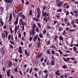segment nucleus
<instances>
[{
  "mask_svg": "<svg viewBox=\"0 0 78 78\" xmlns=\"http://www.w3.org/2000/svg\"><path fill=\"white\" fill-rule=\"evenodd\" d=\"M73 12L74 14H78V10H74Z\"/></svg>",
  "mask_w": 78,
  "mask_h": 78,
  "instance_id": "obj_22",
  "label": "nucleus"
},
{
  "mask_svg": "<svg viewBox=\"0 0 78 78\" xmlns=\"http://www.w3.org/2000/svg\"><path fill=\"white\" fill-rule=\"evenodd\" d=\"M47 28L49 29H51V26H47Z\"/></svg>",
  "mask_w": 78,
  "mask_h": 78,
  "instance_id": "obj_45",
  "label": "nucleus"
},
{
  "mask_svg": "<svg viewBox=\"0 0 78 78\" xmlns=\"http://www.w3.org/2000/svg\"><path fill=\"white\" fill-rule=\"evenodd\" d=\"M46 8V7L44 5L43 10L44 11V10H45Z\"/></svg>",
  "mask_w": 78,
  "mask_h": 78,
  "instance_id": "obj_55",
  "label": "nucleus"
},
{
  "mask_svg": "<svg viewBox=\"0 0 78 78\" xmlns=\"http://www.w3.org/2000/svg\"><path fill=\"white\" fill-rule=\"evenodd\" d=\"M60 73V71L59 70H57V71L55 72V74L57 75L58 76H59L60 75V74L58 73Z\"/></svg>",
  "mask_w": 78,
  "mask_h": 78,
  "instance_id": "obj_6",
  "label": "nucleus"
},
{
  "mask_svg": "<svg viewBox=\"0 0 78 78\" xmlns=\"http://www.w3.org/2000/svg\"><path fill=\"white\" fill-rule=\"evenodd\" d=\"M57 15H56V17L57 18H60V13H57Z\"/></svg>",
  "mask_w": 78,
  "mask_h": 78,
  "instance_id": "obj_25",
  "label": "nucleus"
},
{
  "mask_svg": "<svg viewBox=\"0 0 78 78\" xmlns=\"http://www.w3.org/2000/svg\"><path fill=\"white\" fill-rule=\"evenodd\" d=\"M39 36L40 38H42L43 37V34H40Z\"/></svg>",
  "mask_w": 78,
  "mask_h": 78,
  "instance_id": "obj_27",
  "label": "nucleus"
},
{
  "mask_svg": "<svg viewBox=\"0 0 78 78\" xmlns=\"http://www.w3.org/2000/svg\"><path fill=\"white\" fill-rule=\"evenodd\" d=\"M29 41H31L32 40V38L31 37H30V38L29 39Z\"/></svg>",
  "mask_w": 78,
  "mask_h": 78,
  "instance_id": "obj_46",
  "label": "nucleus"
},
{
  "mask_svg": "<svg viewBox=\"0 0 78 78\" xmlns=\"http://www.w3.org/2000/svg\"><path fill=\"white\" fill-rule=\"evenodd\" d=\"M63 12L65 13V12H66V9L65 8L64 9H63Z\"/></svg>",
  "mask_w": 78,
  "mask_h": 78,
  "instance_id": "obj_54",
  "label": "nucleus"
},
{
  "mask_svg": "<svg viewBox=\"0 0 78 78\" xmlns=\"http://www.w3.org/2000/svg\"><path fill=\"white\" fill-rule=\"evenodd\" d=\"M42 65H44V66H43V67H44L45 66H46V65L44 64V63H43L42 64Z\"/></svg>",
  "mask_w": 78,
  "mask_h": 78,
  "instance_id": "obj_62",
  "label": "nucleus"
},
{
  "mask_svg": "<svg viewBox=\"0 0 78 78\" xmlns=\"http://www.w3.org/2000/svg\"><path fill=\"white\" fill-rule=\"evenodd\" d=\"M43 55V54L41 52L40 54H39V55L40 56H41Z\"/></svg>",
  "mask_w": 78,
  "mask_h": 78,
  "instance_id": "obj_60",
  "label": "nucleus"
},
{
  "mask_svg": "<svg viewBox=\"0 0 78 78\" xmlns=\"http://www.w3.org/2000/svg\"><path fill=\"white\" fill-rule=\"evenodd\" d=\"M63 30V29L62 28V27H59L58 29V31L59 32L61 31H62Z\"/></svg>",
  "mask_w": 78,
  "mask_h": 78,
  "instance_id": "obj_17",
  "label": "nucleus"
},
{
  "mask_svg": "<svg viewBox=\"0 0 78 78\" xmlns=\"http://www.w3.org/2000/svg\"><path fill=\"white\" fill-rule=\"evenodd\" d=\"M37 25H38V27H39V28H41V25H40V23H37Z\"/></svg>",
  "mask_w": 78,
  "mask_h": 78,
  "instance_id": "obj_35",
  "label": "nucleus"
},
{
  "mask_svg": "<svg viewBox=\"0 0 78 78\" xmlns=\"http://www.w3.org/2000/svg\"><path fill=\"white\" fill-rule=\"evenodd\" d=\"M35 29H33L32 30V34L34 35L35 34Z\"/></svg>",
  "mask_w": 78,
  "mask_h": 78,
  "instance_id": "obj_19",
  "label": "nucleus"
},
{
  "mask_svg": "<svg viewBox=\"0 0 78 78\" xmlns=\"http://www.w3.org/2000/svg\"><path fill=\"white\" fill-rule=\"evenodd\" d=\"M37 18L39 19L40 16V9L39 7H37Z\"/></svg>",
  "mask_w": 78,
  "mask_h": 78,
  "instance_id": "obj_2",
  "label": "nucleus"
},
{
  "mask_svg": "<svg viewBox=\"0 0 78 78\" xmlns=\"http://www.w3.org/2000/svg\"><path fill=\"white\" fill-rule=\"evenodd\" d=\"M43 34H46L47 32L46 30H43Z\"/></svg>",
  "mask_w": 78,
  "mask_h": 78,
  "instance_id": "obj_36",
  "label": "nucleus"
},
{
  "mask_svg": "<svg viewBox=\"0 0 78 78\" xmlns=\"http://www.w3.org/2000/svg\"><path fill=\"white\" fill-rule=\"evenodd\" d=\"M47 64V66H48V65H49V62L48 61H47V64Z\"/></svg>",
  "mask_w": 78,
  "mask_h": 78,
  "instance_id": "obj_61",
  "label": "nucleus"
},
{
  "mask_svg": "<svg viewBox=\"0 0 78 78\" xmlns=\"http://www.w3.org/2000/svg\"><path fill=\"white\" fill-rule=\"evenodd\" d=\"M73 48V50L74 51H77L78 50V49H76V47H74Z\"/></svg>",
  "mask_w": 78,
  "mask_h": 78,
  "instance_id": "obj_24",
  "label": "nucleus"
},
{
  "mask_svg": "<svg viewBox=\"0 0 78 78\" xmlns=\"http://www.w3.org/2000/svg\"><path fill=\"white\" fill-rule=\"evenodd\" d=\"M33 70V69H32V68H31L30 69V70L29 71V73H31V72H32Z\"/></svg>",
  "mask_w": 78,
  "mask_h": 78,
  "instance_id": "obj_51",
  "label": "nucleus"
},
{
  "mask_svg": "<svg viewBox=\"0 0 78 78\" xmlns=\"http://www.w3.org/2000/svg\"><path fill=\"white\" fill-rule=\"evenodd\" d=\"M14 71L15 72H18V70H17V68H15L14 70Z\"/></svg>",
  "mask_w": 78,
  "mask_h": 78,
  "instance_id": "obj_33",
  "label": "nucleus"
},
{
  "mask_svg": "<svg viewBox=\"0 0 78 78\" xmlns=\"http://www.w3.org/2000/svg\"><path fill=\"white\" fill-rule=\"evenodd\" d=\"M58 37V36H57V35H55V38L54 39V40H56Z\"/></svg>",
  "mask_w": 78,
  "mask_h": 78,
  "instance_id": "obj_56",
  "label": "nucleus"
},
{
  "mask_svg": "<svg viewBox=\"0 0 78 78\" xmlns=\"http://www.w3.org/2000/svg\"><path fill=\"white\" fill-rule=\"evenodd\" d=\"M40 41H39L38 42V45H38V46H37L38 48L40 46V43H41Z\"/></svg>",
  "mask_w": 78,
  "mask_h": 78,
  "instance_id": "obj_34",
  "label": "nucleus"
},
{
  "mask_svg": "<svg viewBox=\"0 0 78 78\" xmlns=\"http://www.w3.org/2000/svg\"><path fill=\"white\" fill-rule=\"evenodd\" d=\"M51 48H56L54 45H52V46H51Z\"/></svg>",
  "mask_w": 78,
  "mask_h": 78,
  "instance_id": "obj_50",
  "label": "nucleus"
},
{
  "mask_svg": "<svg viewBox=\"0 0 78 78\" xmlns=\"http://www.w3.org/2000/svg\"><path fill=\"white\" fill-rule=\"evenodd\" d=\"M59 39L60 40L63 41L64 40V38L62 35H60Z\"/></svg>",
  "mask_w": 78,
  "mask_h": 78,
  "instance_id": "obj_8",
  "label": "nucleus"
},
{
  "mask_svg": "<svg viewBox=\"0 0 78 78\" xmlns=\"http://www.w3.org/2000/svg\"><path fill=\"white\" fill-rule=\"evenodd\" d=\"M75 29H70L69 30V32H75Z\"/></svg>",
  "mask_w": 78,
  "mask_h": 78,
  "instance_id": "obj_21",
  "label": "nucleus"
},
{
  "mask_svg": "<svg viewBox=\"0 0 78 78\" xmlns=\"http://www.w3.org/2000/svg\"><path fill=\"white\" fill-rule=\"evenodd\" d=\"M39 60L36 59L35 60V62L36 64H37L39 63Z\"/></svg>",
  "mask_w": 78,
  "mask_h": 78,
  "instance_id": "obj_12",
  "label": "nucleus"
},
{
  "mask_svg": "<svg viewBox=\"0 0 78 78\" xmlns=\"http://www.w3.org/2000/svg\"><path fill=\"white\" fill-rule=\"evenodd\" d=\"M42 16H43L44 17V16H46L47 14V13L46 12H45L44 13V12H43V11L42 10Z\"/></svg>",
  "mask_w": 78,
  "mask_h": 78,
  "instance_id": "obj_15",
  "label": "nucleus"
},
{
  "mask_svg": "<svg viewBox=\"0 0 78 78\" xmlns=\"http://www.w3.org/2000/svg\"><path fill=\"white\" fill-rule=\"evenodd\" d=\"M10 42L11 44L13 45L14 44H15V43H14V42L12 41H10Z\"/></svg>",
  "mask_w": 78,
  "mask_h": 78,
  "instance_id": "obj_44",
  "label": "nucleus"
},
{
  "mask_svg": "<svg viewBox=\"0 0 78 78\" xmlns=\"http://www.w3.org/2000/svg\"><path fill=\"white\" fill-rule=\"evenodd\" d=\"M68 21V19L67 18H65L64 20V22H67Z\"/></svg>",
  "mask_w": 78,
  "mask_h": 78,
  "instance_id": "obj_41",
  "label": "nucleus"
},
{
  "mask_svg": "<svg viewBox=\"0 0 78 78\" xmlns=\"http://www.w3.org/2000/svg\"><path fill=\"white\" fill-rule=\"evenodd\" d=\"M33 19L34 21H36V22H39V19H37V18H36V17L33 18Z\"/></svg>",
  "mask_w": 78,
  "mask_h": 78,
  "instance_id": "obj_11",
  "label": "nucleus"
},
{
  "mask_svg": "<svg viewBox=\"0 0 78 78\" xmlns=\"http://www.w3.org/2000/svg\"><path fill=\"white\" fill-rule=\"evenodd\" d=\"M48 74H46L45 75V76L44 78H48Z\"/></svg>",
  "mask_w": 78,
  "mask_h": 78,
  "instance_id": "obj_40",
  "label": "nucleus"
},
{
  "mask_svg": "<svg viewBox=\"0 0 78 78\" xmlns=\"http://www.w3.org/2000/svg\"><path fill=\"white\" fill-rule=\"evenodd\" d=\"M62 59L64 60V61L66 62H68L70 58H67L66 59L65 58H63Z\"/></svg>",
  "mask_w": 78,
  "mask_h": 78,
  "instance_id": "obj_5",
  "label": "nucleus"
},
{
  "mask_svg": "<svg viewBox=\"0 0 78 78\" xmlns=\"http://www.w3.org/2000/svg\"><path fill=\"white\" fill-rule=\"evenodd\" d=\"M22 41H25V40H24V37H22Z\"/></svg>",
  "mask_w": 78,
  "mask_h": 78,
  "instance_id": "obj_58",
  "label": "nucleus"
},
{
  "mask_svg": "<svg viewBox=\"0 0 78 78\" xmlns=\"http://www.w3.org/2000/svg\"><path fill=\"white\" fill-rule=\"evenodd\" d=\"M66 34V32L65 31V30H64L63 32L62 33V35H64Z\"/></svg>",
  "mask_w": 78,
  "mask_h": 78,
  "instance_id": "obj_26",
  "label": "nucleus"
},
{
  "mask_svg": "<svg viewBox=\"0 0 78 78\" xmlns=\"http://www.w3.org/2000/svg\"><path fill=\"white\" fill-rule=\"evenodd\" d=\"M18 15L20 16V17H21L22 16V13L20 12V14L19 13Z\"/></svg>",
  "mask_w": 78,
  "mask_h": 78,
  "instance_id": "obj_42",
  "label": "nucleus"
},
{
  "mask_svg": "<svg viewBox=\"0 0 78 78\" xmlns=\"http://www.w3.org/2000/svg\"><path fill=\"white\" fill-rule=\"evenodd\" d=\"M4 1L7 3H10V0H4Z\"/></svg>",
  "mask_w": 78,
  "mask_h": 78,
  "instance_id": "obj_18",
  "label": "nucleus"
},
{
  "mask_svg": "<svg viewBox=\"0 0 78 78\" xmlns=\"http://www.w3.org/2000/svg\"><path fill=\"white\" fill-rule=\"evenodd\" d=\"M18 35H19V37L20 38H21V34H20V33H19L18 34Z\"/></svg>",
  "mask_w": 78,
  "mask_h": 78,
  "instance_id": "obj_48",
  "label": "nucleus"
},
{
  "mask_svg": "<svg viewBox=\"0 0 78 78\" xmlns=\"http://www.w3.org/2000/svg\"><path fill=\"white\" fill-rule=\"evenodd\" d=\"M19 10H15V12L16 14L19 13Z\"/></svg>",
  "mask_w": 78,
  "mask_h": 78,
  "instance_id": "obj_57",
  "label": "nucleus"
},
{
  "mask_svg": "<svg viewBox=\"0 0 78 78\" xmlns=\"http://www.w3.org/2000/svg\"><path fill=\"white\" fill-rule=\"evenodd\" d=\"M34 76L36 77V78H38V77L37 76V73L35 74Z\"/></svg>",
  "mask_w": 78,
  "mask_h": 78,
  "instance_id": "obj_39",
  "label": "nucleus"
},
{
  "mask_svg": "<svg viewBox=\"0 0 78 78\" xmlns=\"http://www.w3.org/2000/svg\"><path fill=\"white\" fill-rule=\"evenodd\" d=\"M51 53H52V54H55V51H54V50H52V51H51Z\"/></svg>",
  "mask_w": 78,
  "mask_h": 78,
  "instance_id": "obj_43",
  "label": "nucleus"
},
{
  "mask_svg": "<svg viewBox=\"0 0 78 78\" xmlns=\"http://www.w3.org/2000/svg\"><path fill=\"white\" fill-rule=\"evenodd\" d=\"M34 68L36 72H37V70H38L37 68H36V67H34Z\"/></svg>",
  "mask_w": 78,
  "mask_h": 78,
  "instance_id": "obj_49",
  "label": "nucleus"
},
{
  "mask_svg": "<svg viewBox=\"0 0 78 78\" xmlns=\"http://www.w3.org/2000/svg\"><path fill=\"white\" fill-rule=\"evenodd\" d=\"M51 58L52 59H53V60H55V58L53 57V56H52L51 57Z\"/></svg>",
  "mask_w": 78,
  "mask_h": 78,
  "instance_id": "obj_63",
  "label": "nucleus"
},
{
  "mask_svg": "<svg viewBox=\"0 0 78 78\" xmlns=\"http://www.w3.org/2000/svg\"><path fill=\"white\" fill-rule=\"evenodd\" d=\"M35 30L37 33H39V28L38 27H37L36 28Z\"/></svg>",
  "mask_w": 78,
  "mask_h": 78,
  "instance_id": "obj_31",
  "label": "nucleus"
},
{
  "mask_svg": "<svg viewBox=\"0 0 78 78\" xmlns=\"http://www.w3.org/2000/svg\"><path fill=\"white\" fill-rule=\"evenodd\" d=\"M67 68V67L66 65H64L62 66V68L64 69H66Z\"/></svg>",
  "mask_w": 78,
  "mask_h": 78,
  "instance_id": "obj_37",
  "label": "nucleus"
},
{
  "mask_svg": "<svg viewBox=\"0 0 78 78\" xmlns=\"http://www.w3.org/2000/svg\"><path fill=\"white\" fill-rule=\"evenodd\" d=\"M62 11V9H60V8L59 9H58V10L56 11L57 12H61Z\"/></svg>",
  "mask_w": 78,
  "mask_h": 78,
  "instance_id": "obj_28",
  "label": "nucleus"
},
{
  "mask_svg": "<svg viewBox=\"0 0 78 78\" xmlns=\"http://www.w3.org/2000/svg\"><path fill=\"white\" fill-rule=\"evenodd\" d=\"M36 27H37V26L35 24H33V26L32 27V28L33 29H34L35 30V28H36Z\"/></svg>",
  "mask_w": 78,
  "mask_h": 78,
  "instance_id": "obj_13",
  "label": "nucleus"
},
{
  "mask_svg": "<svg viewBox=\"0 0 78 78\" xmlns=\"http://www.w3.org/2000/svg\"><path fill=\"white\" fill-rule=\"evenodd\" d=\"M19 52L21 53H22V47L21 46L19 47Z\"/></svg>",
  "mask_w": 78,
  "mask_h": 78,
  "instance_id": "obj_7",
  "label": "nucleus"
},
{
  "mask_svg": "<svg viewBox=\"0 0 78 78\" xmlns=\"http://www.w3.org/2000/svg\"><path fill=\"white\" fill-rule=\"evenodd\" d=\"M50 50H49V49H48L47 50V53L49 55H51V53H50Z\"/></svg>",
  "mask_w": 78,
  "mask_h": 78,
  "instance_id": "obj_32",
  "label": "nucleus"
},
{
  "mask_svg": "<svg viewBox=\"0 0 78 78\" xmlns=\"http://www.w3.org/2000/svg\"><path fill=\"white\" fill-rule=\"evenodd\" d=\"M1 51L2 52L3 51H4V49L3 48H1Z\"/></svg>",
  "mask_w": 78,
  "mask_h": 78,
  "instance_id": "obj_52",
  "label": "nucleus"
},
{
  "mask_svg": "<svg viewBox=\"0 0 78 78\" xmlns=\"http://www.w3.org/2000/svg\"><path fill=\"white\" fill-rule=\"evenodd\" d=\"M66 12V16H67V15H68L69 14V12L68 11H67Z\"/></svg>",
  "mask_w": 78,
  "mask_h": 78,
  "instance_id": "obj_53",
  "label": "nucleus"
},
{
  "mask_svg": "<svg viewBox=\"0 0 78 78\" xmlns=\"http://www.w3.org/2000/svg\"><path fill=\"white\" fill-rule=\"evenodd\" d=\"M1 36L2 38H4L5 37V34L4 33H3L2 34Z\"/></svg>",
  "mask_w": 78,
  "mask_h": 78,
  "instance_id": "obj_14",
  "label": "nucleus"
},
{
  "mask_svg": "<svg viewBox=\"0 0 78 78\" xmlns=\"http://www.w3.org/2000/svg\"><path fill=\"white\" fill-rule=\"evenodd\" d=\"M63 2L62 1H59V0H56V4L58 7H61L63 5Z\"/></svg>",
  "mask_w": 78,
  "mask_h": 78,
  "instance_id": "obj_1",
  "label": "nucleus"
},
{
  "mask_svg": "<svg viewBox=\"0 0 78 78\" xmlns=\"http://www.w3.org/2000/svg\"><path fill=\"white\" fill-rule=\"evenodd\" d=\"M38 37L37 35H35L34 36V38L33 39V41L34 42H35L37 40V38Z\"/></svg>",
  "mask_w": 78,
  "mask_h": 78,
  "instance_id": "obj_4",
  "label": "nucleus"
},
{
  "mask_svg": "<svg viewBox=\"0 0 78 78\" xmlns=\"http://www.w3.org/2000/svg\"><path fill=\"white\" fill-rule=\"evenodd\" d=\"M32 10L31 9L30 10V12H29V15H30L31 16H32Z\"/></svg>",
  "mask_w": 78,
  "mask_h": 78,
  "instance_id": "obj_29",
  "label": "nucleus"
},
{
  "mask_svg": "<svg viewBox=\"0 0 78 78\" xmlns=\"http://www.w3.org/2000/svg\"><path fill=\"white\" fill-rule=\"evenodd\" d=\"M10 70L7 71V76H10Z\"/></svg>",
  "mask_w": 78,
  "mask_h": 78,
  "instance_id": "obj_9",
  "label": "nucleus"
},
{
  "mask_svg": "<svg viewBox=\"0 0 78 78\" xmlns=\"http://www.w3.org/2000/svg\"><path fill=\"white\" fill-rule=\"evenodd\" d=\"M55 64V61L54 60H51V66H54Z\"/></svg>",
  "mask_w": 78,
  "mask_h": 78,
  "instance_id": "obj_10",
  "label": "nucleus"
},
{
  "mask_svg": "<svg viewBox=\"0 0 78 78\" xmlns=\"http://www.w3.org/2000/svg\"><path fill=\"white\" fill-rule=\"evenodd\" d=\"M21 17L24 20H25L26 18V16L25 15H23L21 16Z\"/></svg>",
  "mask_w": 78,
  "mask_h": 78,
  "instance_id": "obj_23",
  "label": "nucleus"
},
{
  "mask_svg": "<svg viewBox=\"0 0 78 78\" xmlns=\"http://www.w3.org/2000/svg\"><path fill=\"white\" fill-rule=\"evenodd\" d=\"M27 53H28V52L27 51V50L26 49H25L24 54L26 55V56L27 57Z\"/></svg>",
  "mask_w": 78,
  "mask_h": 78,
  "instance_id": "obj_16",
  "label": "nucleus"
},
{
  "mask_svg": "<svg viewBox=\"0 0 78 78\" xmlns=\"http://www.w3.org/2000/svg\"><path fill=\"white\" fill-rule=\"evenodd\" d=\"M9 64L7 66H6V68H9L10 67V61L9 62Z\"/></svg>",
  "mask_w": 78,
  "mask_h": 78,
  "instance_id": "obj_30",
  "label": "nucleus"
},
{
  "mask_svg": "<svg viewBox=\"0 0 78 78\" xmlns=\"http://www.w3.org/2000/svg\"><path fill=\"white\" fill-rule=\"evenodd\" d=\"M40 56L39 55V54L37 56L36 58H38Z\"/></svg>",
  "mask_w": 78,
  "mask_h": 78,
  "instance_id": "obj_59",
  "label": "nucleus"
},
{
  "mask_svg": "<svg viewBox=\"0 0 78 78\" xmlns=\"http://www.w3.org/2000/svg\"><path fill=\"white\" fill-rule=\"evenodd\" d=\"M19 24L20 25H22L26 26V22H24V21H23V20L22 19H20L19 21Z\"/></svg>",
  "mask_w": 78,
  "mask_h": 78,
  "instance_id": "obj_3",
  "label": "nucleus"
},
{
  "mask_svg": "<svg viewBox=\"0 0 78 78\" xmlns=\"http://www.w3.org/2000/svg\"><path fill=\"white\" fill-rule=\"evenodd\" d=\"M74 22H75V21L74 20H72L71 23L72 25H73V24H74Z\"/></svg>",
  "mask_w": 78,
  "mask_h": 78,
  "instance_id": "obj_38",
  "label": "nucleus"
},
{
  "mask_svg": "<svg viewBox=\"0 0 78 78\" xmlns=\"http://www.w3.org/2000/svg\"><path fill=\"white\" fill-rule=\"evenodd\" d=\"M60 77L61 78H64V76L63 75H62Z\"/></svg>",
  "mask_w": 78,
  "mask_h": 78,
  "instance_id": "obj_64",
  "label": "nucleus"
},
{
  "mask_svg": "<svg viewBox=\"0 0 78 78\" xmlns=\"http://www.w3.org/2000/svg\"><path fill=\"white\" fill-rule=\"evenodd\" d=\"M1 53L2 55H4L5 54V51H3L1 52Z\"/></svg>",
  "mask_w": 78,
  "mask_h": 78,
  "instance_id": "obj_47",
  "label": "nucleus"
},
{
  "mask_svg": "<svg viewBox=\"0 0 78 78\" xmlns=\"http://www.w3.org/2000/svg\"><path fill=\"white\" fill-rule=\"evenodd\" d=\"M50 44V41H48L47 42V43L46 44L47 45H49V44Z\"/></svg>",
  "mask_w": 78,
  "mask_h": 78,
  "instance_id": "obj_20",
  "label": "nucleus"
}]
</instances>
